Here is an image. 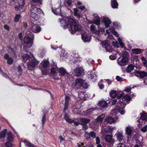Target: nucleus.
I'll return each mask as SVG.
<instances>
[{"label": "nucleus", "instance_id": "obj_26", "mask_svg": "<svg viewBox=\"0 0 147 147\" xmlns=\"http://www.w3.org/2000/svg\"><path fill=\"white\" fill-rule=\"evenodd\" d=\"M59 71L60 76H63L67 74L65 69L64 68L61 67L59 68Z\"/></svg>", "mask_w": 147, "mask_h": 147}, {"label": "nucleus", "instance_id": "obj_40", "mask_svg": "<svg viewBox=\"0 0 147 147\" xmlns=\"http://www.w3.org/2000/svg\"><path fill=\"white\" fill-rule=\"evenodd\" d=\"M24 142L25 145L28 147H35L33 144L25 140Z\"/></svg>", "mask_w": 147, "mask_h": 147}, {"label": "nucleus", "instance_id": "obj_33", "mask_svg": "<svg viewBox=\"0 0 147 147\" xmlns=\"http://www.w3.org/2000/svg\"><path fill=\"white\" fill-rule=\"evenodd\" d=\"M134 67L133 65L130 64L128 65L126 69V71L127 72H129L133 70Z\"/></svg>", "mask_w": 147, "mask_h": 147}, {"label": "nucleus", "instance_id": "obj_37", "mask_svg": "<svg viewBox=\"0 0 147 147\" xmlns=\"http://www.w3.org/2000/svg\"><path fill=\"white\" fill-rule=\"evenodd\" d=\"M7 132L6 129H4L3 131L0 133V139L1 138H4Z\"/></svg>", "mask_w": 147, "mask_h": 147}, {"label": "nucleus", "instance_id": "obj_13", "mask_svg": "<svg viewBox=\"0 0 147 147\" xmlns=\"http://www.w3.org/2000/svg\"><path fill=\"white\" fill-rule=\"evenodd\" d=\"M49 63V62L47 60H43L40 63L41 70L43 74L44 73L43 71L44 70V69L47 68Z\"/></svg>", "mask_w": 147, "mask_h": 147}, {"label": "nucleus", "instance_id": "obj_1", "mask_svg": "<svg viewBox=\"0 0 147 147\" xmlns=\"http://www.w3.org/2000/svg\"><path fill=\"white\" fill-rule=\"evenodd\" d=\"M59 21L60 22H62V24L64 23L65 24H62L61 26L64 28H69V31L72 34H74L75 31H79L82 30L81 26L71 18L65 17L62 20L61 19H59Z\"/></svg>", "mask_w": 147, "mask_h": 147}, {"label": "nucleus", "instance_id": "obj_51", "mask_svg": "<svg viewBox=\"0 0 147 147\" xmlns=\"http://www.w3.org/2000/svg\"><path fill=\"white\" fill-rule=\"evenodd\" d=\"M95 109L91 108L87 111V112L88 114H90Z\"/></svg>", "mask_w": 147, "mask_h": 147}, {"label": "nucleus", "instance_id": "obj_57", "mask_svg": "<svg viewBox=\"0 0 147 147\" xmlns=\"http://www.w3.org/2000/svg\"><path fill=\"white\" fill-rule=\"evenodd\" d=\"M8 51L9 52H12V53L13 54H14V51L11 48H9L8 49Z\"/></svg>", "mask_w": 147, "mask_h": 147}, {"label": "nucleus", "instance_id": "obj_58", "mask_svg": "<svg viewBox=\"0 0 147 147\" xmlns=\"http://www.w3.org/2000/svg\"><path fill=\"white\" fill-rule=\"evenodd\" d=\"M109 30L111 32V33H113L115 31V29L113 27H111L109 29Z\"/></svg>", "mask_w": 147, "mask_h": 147}, {"label": "nucleus", "instance_id": "obj_43", "mask_svg": "<svg viewBox=\"0 0 147 147\" xmlns=\"http://www.w3.org/2000/svg\"><path fill=\"white\" fill-rule=\"evenodd\" d=\"M20 2L19 3L20 7H22L24 4L25 0H20Z\"/></svg>", "mask_w": 147, "mask_h": 147}, {"label": "nucleus", "instance_id": "obj_17", "mask_svg": "<svg viewBox=\"0 0 147 147\" xmlns=\"http://www.w3.org/2000/svg\"><path fill=\"white\" fill-rule=\"evenodd\" d=\"M31 29L32 31L34 33L39 32L41 30L40 27L37 25H32Z\"/></svg>", "mask_w": 147, "mask_h": 147}, {"label": "nucleus", "instance_id": "obj_42", "mask_svg": "<svg viewBox=\"0 0 147 147\" xmlns=\"http://www.w3.org/2000/svg\"><path fill=\"white\" fill-rule=\"evenodd\" d=\"M20 17V15L19 14L16 15L14 19V22H18Z\"/></svg>", "mask_w": 147, "mask_h": 147}, {"label": "nucleus", "instance_id": "obj_34", "mask_svg": "<svg viewBox=\"0 0 147 147\" xmlns=\"http://www.w3.org/2000/svg\"><path fill=\"white\" fill-rule=\"evenodd\" d=\"M111 5L112 7L113 8H117L118 6L117 1L115 0L111 1Z\"/></svg>", "mask_w": 147, "mask_h": 147}, {"label": "nucleus", "instance_id": "obj_19", "mask_svg": "<svg viewBox=\"0 0 147 147\" xmlns=\"http://www.w3.org/2000/svg\"><path fill=\"white\" fill-rule=\"evenodd\" d=\"M102 20L105 23V26L107 28H108L109 26L111 23V21L109 18L106 17L104 16L102 18Z\"/></svg>", "mask_w": 147, "mask_h": 147}, {"label": "nucleus", "instance_id": "obj_25", "mask_svg": "<svg viewBox=\"0 0 147 147\" xmlns=\"http://www.w3.org/2000/svg\"><path fill=\"white\" fill-rule=\"evenodd\" d=\"M70 99L69 97L68 96H65V102L64 104V111L66 110L68 106V101Z\"/></svg>", "mask_w": 147, "mask_h": 147}, {"label": "nucleus", "instance_id": "obj_46", "mask_svg": "<svg viewBox=\"0 0 147 147\" xmlns=\"http://www.w3.org/2000/svg\"><path fill=\"white\" fill-rule=\"evenodd\" d=\"M131 89V88L130 86H127L125 87L124 91L127 92L130 91Z\"/></svg>", "mask_w": 147, "mask_h": 147}, {"label": "nucleus", "instance_id": "obj_56", "mask_svg": "<svg viewBox=\"0 0 147 147\" xmlns=\"http://www.w3.org/2000/svg\"><path fill=\"white\" fill-rule=\"evenodd\" d=\"M85 137L86 139H88L90 138V135L89 133H88L86 132L85 135Z\"/></svg>", "mask_w": 147, "mask_h": 147}, {"label": "nucleus", "instance_id": "obj_23", "mask_svg": "<svg viewBox=\"0 0 147 147\" xmlns=\"http://www.w3.org/2000/svg\"><path fill=\"white\" fill-rule=\"evenodd\" d=\"M78 96L81 99L85 100L86 99L87 95L85 92H80L78 93Z\"/></svg>", "mask_w": 147, "mask_h": 147}, {"label": "nucleus", "instance_id": "obj_63", "mask_svg": "<svg viewBox=\"0 0 147 147\" xmlns=\"http://www.w3.org/2000/svg\"><path fill=\"white\" fill-rule=\"evenodd\" d=\"M18 36L20 40H22V37H23V35H22V33H19L18 34Z\"/></svg>", "mask_w": 147, "mask_h": 147}, {"label": "nucleus", "instance_id": "obj_52", "mask_svg": "<svg viewBox=\"0 0 147 147\" xmlns=\"http://www.w3.org/2000/svg\"><path fill=\"white\" fill-rule=\"evenodd\" d=\"M110 59L112 60H114L116 59V56L114 55H111L109 56Z\"/></svg>", "mask_w": 147, "mask_h": 147}, {"label": "nucleus", "instance_id": "obj_20", "mask_svg": "<svg viewBox=\"0 0 147 147\" xmlns=\"http://www.w3.org/2000/svg\"><path fill=\"white\" fill-rule=\"evenodd\" d=\"M7 140L8 142H10L13 141L14 136L11 132H8L7 133Z\"/></svg>", "mask_w": 147, "mask_h": 147}, {"label": "nucleus", "instance_id": "obj_8", "mask_svg": "<svg viewBox=\"0 0 147 147\" xmlns=\"http://www.w3.org/2000/svg\"><path fill=\"white\" fill-rule=\"evenodd\" d=\"M84 84V81L82 79L78 78L76 79L73 83L74 87L79 88L81 87Z\"/></svg>", "mask_w": 147, "mask_h": 147}, {"label": "nucleus", "instance_id": "obj_62", "mask_svg": "<svg viewBox=\"0 0 147 147\" xmlns=\"http://www.w3.org/2000/svg\"><path fill=\"white\" fill-rule=\"evenodd\" d=\"M105 29L103 27H100V28L99 30L100 33V32L102 33L104 32Z\"/></svg>", "mask_w": 147, "mask_h": 147}, {"label": "nucleus", "instance_id": "obj_32", "mask_svg": "<svg viewBox=\"0 0 147 147\" xmlns=\"http://www.w3.org/2000/svg\"><path fill=\"white\" fill-rule=\"evenodd\" d=\"M52 10L55 14L56 15H59L61 16H62L59 8H57L55 10H53L52 9Z\"/></svg>", "mask_w": 147, "mask_h": 147}, {"label": "nucleus", "instance_id": "obj_31", "mask_svg": "<svg viewBox=\"0 0 147 147\" xmlns=\"http://www.w3.org/2000/svg\"><path fill=\"white\" fill-rule=\"evenodd\" d=\"M113 135L112 134L107 135L105 136V140L108 142H110L112 140Z\"/></svg>", "mask_w": 147, "mask_h": 147}, {"label": "nucleus", "instance_id": "obj_55", "mask_svg": "<svg viewBox=\"0 0 147 147\" xmlns=\"http://www.w3.org/2000/svg\"><path fill=\"white\" fill-rule=\"evenodd\" d=\"M141 59L142 61H144L143 62V63L144 65H146V61L145 60V59L144 57H141Z\"/></svg>", "mask_w": 147, "mask_h": 147}, {"label": "nucleus", "instance_id": "obj_59", "mask_svg": "<svg viewBox=\"0 0 147 147\" xmlns=\"http://www.w3.org/2000/svg\"><path fill=\"white\" fill-rule=\"evenodd\" d=\"M102 128H103V129H111V127H109V128H106L105 127V126H106V125H105V124L104 123H102Z\"/></svg>", "mask_w": 147, "mask_h": 147}, {"label": "nucleus", "instance_id": "obj_6", "mask_svg": "<svg viewBox=\"0 0 147 147\" xmlns=\"http://www.w3.org/2000/svg\"><path fill=\"white\" fill-rule=\"evenodd\" d=\"M118 112L120 113L121 115H123L125 113V111L122 107H119L118 109L116 108L113 109L111 111V114L113 116H115V117L117 118V114Z\"/></svg>", "mask_w": 147, "mask_h": 147}, {"label": "nucleus", "instance_id": "obj_3", "mask_svg": "<svg viewBox=\"0 0 147 147\" xmlns=\"http://www.w3.org/2000/svg\"><path fill=\"white\" fill-rule=\"evenodd\" d=\"M26 35L25 37L24 41L25 43L27 44V47L28 48L31 47L33 43V39L34 36L33 34L29 32H26Z\"/></svg>", "mask_w": 147, "mask_h": 147}, {"label": "nucleus", "instance_id": "obj_16", "mask_svg": "<svg viewBox=\"0 0 147 147\" xmlns=\"http://www.w3.org/2000/svg\"><path fill=\"white\" fill-rule=\"evenodd\" d=\"M64 117L66 121L68 123H73L74 125H78L79 124V122H74L73 120L69 118V117L66 114L64 115Z\"/></svg>", "mask_w": 147, "mask_h": 147}, {"label": "nucleus", "instance_id": "obj_15", "mask_svg": "<svg viewBox=\"0 0 147 147\" xmlns=\"http://www.w3.org/2000/svg\"><path fill=\"white\" fill-rule=\"evenodd\" d=\"M83 71V69L82 68L77 67L74 70L73 73L74 75L78 76L82 74Z\"/></svg>", "mask_w": 147, "mask_h": 147}, {"label": "nucleus", "instance_id": "obj_45", "mask_svg": "<svg viewBox=\"0 0 147 147\" xmlns=\"http://www.w3.org/2000/svg\"><path fill=\"white\" fill-rule=\"evenodd\" d=\"M5 146L6 147H12V144L11 143L9 142L8 141L5 143Z\"/></svg>", "mask_w": 147, "mask_h": 147}, {"label": "nucleus", "instance_id": "obj_28", "mask_svg": "<svg viewBox=\"0 0 147 147\" xmlns=\"http://www.w3.org/2000/svg\"><path fill=\"white\" fill-rule=\"evenodd\" d=\"M88 77L92 79L93 81H94L97 78L96 75L94 72H92V73L88 74Z\"/></svg>", "mask_w": 147, "mask_h": 147}, {"label": "nucleus", "instance_id": "obj_35", "mask_svg": "<svg viewBox=\"0 0 147 147\" xmlns=\"http://www.w3.org/2000/svg\"><path fill=\"white\" fill-rule=\"evenodd\" d=\"M143 51L142 49H134L132 50L133 53L138 54L141 53Z\"/></svg>", "mask_w": 147, "mask_h": 147}, {"label": "nucleus", "instance_id": "obj_41", "mask_svg": "<svg viewBox=\"0 0 147 147\" xmlns=\"http://www.w3.org/2000/svg\"><path fill=\"white\" fill-rule=\"evenodd\" d=\"M74 15L77 17L78 18H80V15L78 13V10L77 9L75 8L74 9Z\"/></svg>", "mask_w": 147, "mask_h": 147}, {"label": "nucleus", "instance_id": "obj_9", "mask_svg": "<svg viewBox=\"0 0 147 147\" xmlns=\"http://www.w3.org/2000/svg\"><path fill=\"white\" fill-rule=\"evenodd\" d=\"M31 61L28 62V68L30 67L34 68L37 65L39 62L35 59L34 57L31 58Z\"/></svg>", "mask_w": 147, "mask_h": 147}, {"label": "nucleus", "instance_id": "obj_27", "mask_svg": "<svg viewBox=\"0 0 147 147\" xmlns=\"http://www.w3.org/2000/svg\"><path fill=\"white\" fill-rule=\"evenodd\" d=\"M58 70L57 67L56 66H54L52 67L51 70V74L53 75L56 74Z\"/></svg>", "mask_w": 147, "mask_h": 147}, {"label": "nucleus", "instance_id": "obj_29", "mask_svg": "<svg viewBox=\"0 0 147 147\" xmlns=\"http://www.w3.org/2000/svg\"><path fill=\"white\" fill-rule=\"evenodd\" d=\"M117 138L118 140L120 142L122 141L123 138V136L121 133L118 132L116 134Z\"/></svg>", "mask_w": 147, "mask_h": 147}, {"label": "nucleus", "instance_id": "obj_4", "mask_svg": "<svg viewBox=\"0 0 147 147\" xmlns=\"http://www.w3.org/2000/svg\"><path fill=\"white\" fill-rule=\"evenodd\" d=\"M31 11L32 12L30 14L31 17L34 20H37L38 19V16L36 13L40 14L42 13V11L40 9L33 6L31 7Z\"/></svg>", "mask_w": 147, "mask_h": 147}, {"label": "nucleus", "instance_id": "obj_48", "mask_svg": "<svg viewBox=\"0 0 147 147\" xmlns=\"http://www.w3.org/2000/svg\"><path fill=\"white\" fill-rule=\"evenodd\" d=\"M126 132L127 134L129 136L130 135L132 132L131 129H126Z\"/></svg>", "mask_w": 147, "mask_h": 147}, {"label": "nucleus", "instance_id": "obj_22", "mask_svg": "<svg viewBox=\"0 0 147 147\" xmlns=\"http://www.w3.org/2000/svg\"><path fill=\"white\" fill-rule=\"evenodd\" d=\"M4 58L5 59L7 60V62L8 64L11 65L13 63V59L11 57H9L7 54H6L5 55Z\"/></svg>", "mask_w": 147, "mask_h": 147}, {"label": "nucleus", "instance_id": "obj_30", "mask_svg": "<svg viewBox=\"0 0 147 147\" xmlns=\"http://www.w3.org/2000/svg\"><path fill=\"white\" fill-rule=\"evenodd\" d=\"M105 116L104 114H102L96 119V121L97 122H102Z\"/></svg>", "mask_w": 147, "mask_h": 147}, {"label": "nucleus", "instance_id": "obj_49", "mask_svg": "<svg viewBox=\"0 0 147 147\" xmlns=\"http://www.w3.org/2000/svg\"><path fill=\"white\" fill-rule=\"evenodd\" d=\"M112 45L116 47L117 48L119 47V44L117 42L113 41L112 42Z\"/></svg>", "mask_w": 147, "mask_h": 147}, {"label": "nucleus", "instance_id": "obj_12", "mask_svg": "<svg viewBox=\"0 0 147 147\" xmlns=\"http://www.w3.org/2000/svg\"><path fill=\"white\" fill-rule=\"evenodd\" d=\"M135 75L137 77L143 78L147 76V73L144 71H137L134 72Z\"/></svg>", "mask_w": 147, "mask_h": 147}, {"label": "nucleus", "instance_id": "obj_53", "mask_svg": "<svg viewBox=\"0 0 147 147\" xmlns=\"http://www.w3.org/2000/svg\"><path fill=\"white\" fill-rule=\"evenodd\" d=\"M46 119V116L45 115L43 116L42 120V122L43 124L45 122Z\"/></svg>", "mask_w": 147, "mask_h": 147}, {"label": "nucleus", "instance_id": "obj_38", "mask_svg": "<svg viewBox=\"0 0 147 147\" xmlns=\"http://www.w3.org/2000/svg\"><path fill=\"white\" fill-rule=\"evenodd\" d=\"M23 59V60L25 61H26L27 60H31V58H32L30 57L29 55L27 54H24L22 56Z\"/></svg>", "mask_w": 147, "mask_h": 147}, {"label": "nucleus", "instance_id": "obj_10", "mask_svg": "<svg viewBox=\"0 0 147 147\" xmlns=\"http://www.w3.org/2000/svg\"><path fill=\"white\" fill-rule=\"evenodd\" d=\"M94 18L92 21H90L89 23L90 24H95L98 25L100 23V18L98 16L96 13H94L93 15Z\"/></svg>", "mask_w": 147, "mask_h": 147}, {"label": "nucleus", "instance_id": "obj_11", "mask_svg": "<svg viewBox=\"0 0 147 147\" xmlns=\"http://www.w3.org/2000/svg\"><path fill=\"white\" fill-rule=\"evenodd\" d=\"M102 46L103 47L105 48L106 51L107 52L111 53L113 51V49H112L110 48V43L107 40L105 41L104 42H102Z\"/></svg>", "mask_w": 147, "mask_h": 147}, {"label": "nucleus", "instance_id": "obj_60", "mask_svg": "<svg viewBox=\"0 0 147 147\" xmlns=\"http://www.w3.org/2000/svg\"><path fill=\"white\" fill-rule=\"evenodd\" d=\"M96 144H98L100 143V139L98 137H97L96 138Z\"/></svg>", "mask_w": 147, "mask_h": 147}, {"label": "nucleus", "instance_id": "obj_14", "mask_svg": "<svg viewBox=\"0 0 147 147\" xmlns=\"http://www.w3.org/2000/svg\"><path fill=\"white\" fill-rule=\"evenodd\" d=\"M116 117H112L111 116H107L105 119V121L111 124L115 122V121L117 119Z\"/></svg>", "mask_w": 147, "mask_h": 147}, {"label": "nucleus", "instance_id": "obj_36", "mask_svg": "<svg viewBox=\"0 0 147 147\" xmlns=\"http://www.w3.org/2000/svg\"><path fill=\"white\" fill-rule=\"evenodd\" d=\"M147 117V114L144 112H143L141 114V119L142 120H146Z\"/></svg>", "mask_w": 147, "mask_h": 147}, {"label": "nucleus", "instance_id": "obj_5", "mask_svg": "<svg viewBox=\"0 0 147 147\" xmlns=\"http://www.w3.org/2000/svg\"><path fill=\"white\" fill-rule=\"evenodd\" d=\"M118 102L120 104L121 106L123 109L125 107L127 104L131 100V98L129 96L125 95L122 98H121Z\"/></svg>", "mask_w": 147, "mask_h": 147}, {"label": "nucleus", "instance_id": "obj_64", "mask_svg": "<svg viewBox=\"0 0 147 147\" xmlns=\"http://www.w3.org/2000/svg\"><path fill=\"white\" fill-rule=\"evenodd\" d=\"M99 86L100 89H103L104 87V85L103 84H99Z\"/></svg>", "mask_w": 147, "mask_h": 147}, {"label": "nucleus", "instance_id": "obj_21", "mask_svg": "<svg viewBox=\"0 0 147 147\" xmlns=\"http://www.w3.org/2000/svg\"><path fill=\"white\" fill-rule=\"evenodd\" d=\"M90 30L92 33L93 34H94L98 35L100 34L99 31L97 30L95 26L94 25H92L90 26Z\"/></svg>", "mask_w": 147, "mask_h": 147}, {"label": "nucleus", "instance_id": "obj_18", "mask_svg": "<svg viewBox=\"0 0 147 147\" xmlns=\"http://www.w3.org/2000/svg\"><path fill=\"white\" fill-rule=\"evenodd\" d=\"M82 38L84 42H88L91 39L90 36H88L86 32L82 34Z\"/></svg>", "mask_w": 147, "mask_h": 147}, {"label": "nucleus", "instance_id": "obj_7", "mask_svg": "<svg viewBox=\"0 0 147 147\" xmlns=\"http://www.w3.org/2000/svg\"><path fill=\"white\" fill-rule=\"evenodd\" d=\"M110 95L112 98H115L116 96H117V98L119 99L121 98L124 95L123 92H118L113 90L111 91L110 93Z\"/></svg>", "mask_w": 147, "mask_h": 147}, {"label": "nucleus", "instance_id": "obj_54", "mask_svg": "<svg viewBox=\"0 0 147 147\" xmlns=\"http://www.w3.org/2000/svg\"><path fill=\"white\" fill-rule=\"evenodd\" d=\"M117 80L119 81H121L123 80V78L119 76H117L116 77Z\"/></svg>", "mask_w": 147, "mask_h": 147}, {"label": "nucleus", "instance_id": "obj_50", "mask_svg": "<svg viewBox=\"0 0 147 147\" xmlns=\"http://www.w3.org/2000/svg\"><path fill=\"white\" fill-rule=\"evenodd\" d=\"M113 24L115 27L117 29H119L120 28V26H119L117 23L115 22H114Z\"/></svg>", "mask_w": 147, "mask_h": 147}, {"label": "nucleus", "instance_id": "obj_24", "mask_svg": "<svg viewBox=\"0 0 147 147\" xmlns=\"http://www.w3.org/2000/svg\"><path fill=\"white\" fill-rule=\"evenodd\" d=\"M98 105L101 108H104L107 106V104L105 101L101 100L98 102Z\"/></svg>", "mask_w": 147, "mask_h": 147}, {"label": "nucleus", "instance_id": "obj_47", "mask_svg": "<svg viewBox=\"0 0 147 147\" xmlns=\"http://www.w3.org/2000/svg\"><path fill=\"white\" fill-rule=\"evenodd\" d=\"M90 136L93 138H94L96 137V134L93 131L90 132Z\"/></svg>", "mask_w": 147, "mask_h": 147}, {"label": "nucleus", "instance_id": "obj_61", "mask_svg": "<svg viewBox=\"0 0 147 147\" xmlns=\"http://www.w3.org/2000/svg\"><path fill=\"white\" fill-rule=\"evenodd\" d=\"M78 147H83L82 146L84 145V143H80V142L78 143ZM83 147H85L84 146Z\"/></svg>", "mask_w": 147, "mask_h": 147}, {"label": "nucleus", "instance_id": "obj_44", "mask_svg": "<svg viewBox=\"0 0 147 147\" xmlns=\"http://www.w3.org/2000/svg\"><path fill=\"white\" fill-rule=\"evenodd\" d=\"M118 41L120 45V46H121V47L122 48H123L124 47V44L123 43L121 39L120 38H118Z\"/></svg>", "mask_w": 147, "mask_h": 147}, {"label": "nucleus", "instance_id": "obj_39", "mask_svg": "<svg viewBox=\"0 0 147 147\" xmlns=\"http://www.w3.org/2000/svg\"><path fill=\"white\" fill-rule=\"evenodd\" d=\"M79 121L84 123H88L90 121V120L88 119L85 118H82L79 119Z\"/></svg>", "mask_w": 147, "mask_h": 147}, {"label": "nucleus", "instance_id": "obj_2", "mask_svg": "<svg viewBox=\"0 0 147 147\" xmlns=\"http://www.w3.org/2000/svg\"><path fill=\"white\" fill-rule=\"evenodd\" d=\"M121 56L117 59V63L121 66L125 65L129 61V54L126 51H123L121 53L119 51L117 52Z\"/></svg>", "mask_w": 147, "mask_h": 147}]
</instances>
